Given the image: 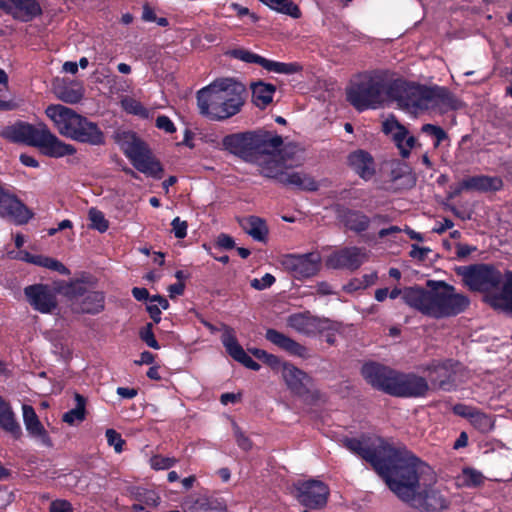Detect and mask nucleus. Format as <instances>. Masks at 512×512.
I'll use <instances>...</instances> for the list:
<instances>
[{"label": "nucleus", "instance_id": "obj_23", "mask_svg": "<svg viewBox=\"0 0 512 512\" xmlns=\"http://www.w3.org/2000/svg\"><path fill=\"white\" fill-rule=\"evenodd\" d=\"M0 8L23 22L31 21L42 12L36 0H0Z\"/></svg>", "mask_w": 512, "mask_h": 512}, {"label": "nucleus", "instance_id": "obj_19", "mask_svg": "<svg viewBox=\"0 0 512 512\" xmlns=\"http://www.w3.org/2000/svg\"><path fill=\"white\" fill-rule=\"evenodd\" d=\"M0 217L25 224L33 213L15 195L0 186Z\"/></svg>", "mask_w": 512, "mask_h": 512}, {"label": "nucleus", "instance_id": "obj_40", "mask_svg": "<svg viewBox=\"0 0 512 512\" xmlns=\"http://www.w3.org/2000/svg\"><path fill=\"white\" fill-rule=\"evenodd\" d=\"M344 222L350 230L362 232L368 228L370 219L361 212L350 211L345 215Z\"/></svg>", "mask_w": 512, "mask_h": 512}, {"label": "nucleus", "instance_id": "obj_2", "mask_svg": "<svg viewBox=\"0 0 512 512\" xmlns=\"http://www.w3.org/2000/svg\"><path fill=\"white\" fill-rule=\"evenodd\" d=\"M429 290L420 287H408L403 301L421 313L443 318L457 315L469 304L466 296L456 293L453 286L441 281H428Z\"/></svg>", "mask_w": 512, "mask_h": 512}, {"label": "nucleus", "instance_id": "obj_53", "mask_svg": "<svg viewBox=\"0 0 512 512\" xmlns=\"http://www.w3.org/2000/svg\"><path fill=\"white\" fill-rule=\"evenodd\" d=\"M155 125L158 129L163 130L166 133H174L176 131L174 123L165 115L158 116Z\"/></svg>", "mask_w": 512, "mask_h": 512}, {"label": "nucleus", "instance_id": "obj_38", "mask_svg": "<svg viewBox=\"0 0 512 512\" xmlns=\"http://www.w3.org/2000/svg\"><path fill=\"white\" fill-rule=\"evenodd\" d=\"M495 308L507 310L512 312V272L506 275L504 289L498 296L491 298Z\"/></svg>", "mask_w": 512, "mask_h": 512}, {"label": "nucleus", "instance_id": "obj_57", "mask_svg": "<svg viewBox=\"0 0 512 512\" xmlns=\"http://www.w3.org/2000/svg\"><path fill=\"white\" fill-rule=\"evenodd\" d=\"M217 244L221 248L232 249L235 245V242L232 237L226 234H220L217 238Z\"/></svg>", "mask_w": 512, "mask_h": 512}, {"label": "nucleus", "instance_id": "obj_16", "mask_svg": "<svg viewBox=\"0 0 512 512\" xmlns=\"http://www.w3.org/2000/svg\"><path fill=\"white\" fill-rule=\"evenodd\" d=\"M24 294L34 310L49 314L57 307V295L53 288L44 284L25 287Z\"/></svg>", "mask_w": 512, "mask_h": 512}, {"label": "nucleus", "instance_id": "obj_34", "mask_svg": "<svg viewBox=\"0 0 512 512\" xmlns=\"http://www.w3.org/2000/svg\"><path fill=\"white\" fill-rule=\"evenodd\" d=\"M243 230L256 241H265L268 228L265 222L256 216L244 218L240 222Z\"/></svg>", "mask_w": 512, "mask_h": 512}, {"label": "nucleus", "instance_id": "obj_32", "mask_svg": "<svg viewBox=\"0 0 512 512\" xmlns=\"http://www.w3.org/2000/svg\"><path fill=\"white\" fill-rule=\"evenodd\" d=\"M278 182L285 186L294 187L299 190L315 191L318 188V185L314 179L306 173L288 171L287 168L285 169L284 173H282Z\"/></svg>", "mask_w": 512, "mask_h": 512}, {"label": "nucleus", "instance_id": "obj_48", "mask_svg": "<svg viewBox=\"0 0 512 512\" xmlns=\"http://www.w3.org/2000/svg\"><path fill=\"white\" fill-rule=\"evenodd\" d=\"M464 483L469 486H477L483 482V475L472 468H466L463 470Z\"/></svg>", "mask_w": 512, "mask_h": 512}, {"label": "nucleus", "instance_id": "obj_28", "mask_svg": "<svg viewBox=\"0 0 512 512\" xmlns=\"http://www.w3.org/2000/svg\"><path fill=\"white\" fill-rule=\"evenodd\" d=\"M349 166L362 179L369 180L375 174V162L373 157L364 150L352 152L348 157Z\"/></svg>", "mask_w": 512, "mask_h": 512}, {"label": "nucleus", "instance_id": "obj_24", "mask_svg": "<svg viewBox=\"0 0 512 512\" xmlns=\"http://www.w3.org/2000/svg\"><path fill=\"white\" fill-rule=\"evenodd\" d=\"M221 341L227 353L234 360L240 362L245 367L251 370L258 371L260 369V365L257 362H255L238 343L235 337L234 330L232 328L228 326H223Z\"/></svg>", "mask_w": 512, "mask_h": 512}, {"label": "nucleus", "instance_id": "obj_29", "mask_svg": "<svg viewBox=\"0 0 512 512\" xmlns=\"http://www.w3.org/2000/svg\"><path fill=\"white\" fill-rule=\"evenodd\" d=\"M184 512H226L225 505L217 499L189 496L182 503Z\"/></svg>", "mask_w": 512, "mask_h": 512}, {"label": "nucleus", "instance_id": "obj_45", "mask_svg": "<svg viewBox=\"0 0 512 512\" xmlns=\"http://www.w3.org/2000/svg\"><path fill=\"white\" fill-rule=\"evenodd\" d=\"M122 106L130 114L139 115V116H147L146 109L142 106V104L133 99L126 97L122 100Z\"/></svg>", "mask_w": 512, "mask_h": 512}, {"label": "nucleus", "instance_id": "obj_17", "mask_svg": "<svg viewBox=\"0 0 512 512\" xmlns=\"http://www.w3.org/2000/svg\"><path fill=\"white\" fill-rule=\"evenodd\" d=\"M390 395L398 397H421L429 389L426 379L415 374L396 373L393 386L388 387Z\"/></svg>", "mask_w": 512, "mask_h": 512}, {"label": "nucleus", "instance_id": "obj_56", "mask_svg": "<svg viewBox=\"0 0 512 512\" xmlns=\"http://www.w3.org/2000/svg\"><path fill=\"white\" fill-rule=\"evenodd\" d=\"M147 311L150 317L154 320L155 323H159L161 320V308L150 298L149 303L147 305Z\"/></svg>", "mask_w": 512, "mask_h": 512}, {"label": "nucleus", "instance_id": "obj_61", "mask_svg": "<svg viewBox=\"0 0 512 512\" xmlns=\"http://www.w3.org/2000/svg\"><path fill=\"white\" fill-rule=\"evenodd\" d=\"M142 19L146 22H154L156 20L155 12L148 4L143 6Z\"/></svg>", "mask_w": 512, "mask_h": 512}, {"label": "nucleus", "instance_id": "obj_52", "mask_svg": "<svg viewBox=\"0 0 512 512\" xmlns=\"http://www.w3.org/2000/svg\"><path fill=\"white\" fill-rule=\"evenodd\" d=\"M172 232L175 237L178 239H183L187 235L188 224L186 221L181 220L179 217L173 219L172 223Z\"/></svg>", "mask_w": 512, "mask_h": 512}, {"label": "nucleus", "instance_id": "obj_6", "mask_svg": "<svg viewBox=\"0 0 512 512\" xmlns=\"http://www.w3.org/2000/svg\"><path fill=\"white\" fill-rule=\"evenodd\" d=\"M1 136L11 142L36 147L43 155L51 158H62L76 153V148L73 145L60 140L43 123L32 125L17 122L5 127Z\"/></svg>", "mask_w": 512, "mask_h": 512}, {"label": "nucleus", "instance_id": "obj_31", "mask_svg": "<svg viewBox=\"0 0 512 512\" xmlns=\"http://www.w3.org/2000/svg\"><path fill=\"white\" fill-rule=\"evenodd\" d=\"M281 372L286 385L291 391L297 394L304 392L307 383L310 381V377L305 372L289 363H283Z\"/></svg>", "mask_w": 512, "mask_h": 512}, {"label": "nucleus", "instance_id": "obj_20", "mask_svg": "<svg viewBox=\"0 0 512 512\" xmlns=\"http://www.w3.org/2000/svg\"><path fill=\"white\" fill-rule=\"evenodd\" d=\"M385 134L391 136L403 158L410 155L411 149L415 146L416 139L410 135L408 130L401 125L394 117L387 118L382 124Z\"/></svg>", "mask_w": 512, "mask_h": 512}, {"label": "nucleus", "instance_id": "obj_5", "mask_svg": "<svg viewBox=\"0 0 512 512\" xmlns=\"http://www.w3.org/2000/svg\"><path fill=\"white\" fill-rule=\"evenodd\" d=\"M343 445L352 453L370 462L376 472L383 478L387 486L401 466L402 459L407 458L410 451L404 447L396 448L384 439H377L371 446L365 440L347 438Z\"/></svg>", "mask_w": 512, "mask_h": 512}, {"label": "nucleus", "instance_id": "obj_26", "mask_svg": "<svg viewBox=\"0 0 512 512\" xmlns=\"http://www.w3.org/2000/svg\"><path fill=\"white\" fill-rule=\"evenodd\" d=\"M23 411V422L28 434L39 441L41 444L45 446H51V439L47 434V431L39 421V418L34 410V408L30 405L24 404L22 406Z\"/></svg>", "mask_w": 512, "mask_h": 512}, {"label": "nucleus", "instance_id": "obj_50", "mask_svg": "<svg viewBox=\"0 0 512 512\" xmlns=\"http://www.w3.org/2000/svg\"><path fill=\"white\" fill-rule=\"evenodd\" d=\"M422 131L426 134L433 136L436 139V145L447 138L446 132L439 126L433 124H425Z\"/></svg>", "mask_w": 512, "mask_h": 512}, {"label": "nucleus", "instance_id": "obj_44", "mask_svg": "<svg viewBox=\"0 0 512 512\" xmlns=\"http://www.w3.org/2000/svg\"><path fill=\"white\" fill-rule=\"evenodd\" d=\"M88 218L90 221V227L104 233L109 227V223L106 220L104 214L97 208H90L88 211Z\"/></svg>", "mask_w": 512, "mask_h": 512}, {"label": "nucleus", "instance_id": "obj_62", "mask_svg": "<svg viewBox=\"0 0 512 512\" xmlns=\"http://www.w3.org/2000/svg\"><path fill=\"white\" fill-rule=\"evenodd\" d=\"M316 290L320 295H330L334 293L332 286L327 282L317 283Z\"/></svg>", "mask_w": 512, "mask_h": 512}, {"label": "nucleus", "instance_id": "obj_64", "mask_svg": "<svg viewBox=\"0 0 512 512\" xmlns=\"http://www.w3.org/2000/svg\"><path fill=\"white\" fill-rule=\"evenodd\" d=\"M117 394L125 399H132L137 395V391L132 388L118 387Z\"/></svg>", "mask_w": 512, "mask_h": 512}, {"label": "nucleus", "instance_id": "obj_9", "mask_svg": "<svg viewBox=\"0 0 512 512\" xmlns=\"http://www.w3.org/2000/svg\"><path fill=\"white\" fill-rule=\"evenodd\" d=\"M399 107L409 112L438 109L444 111L452 106L450 92L440 86H424L402 80Z\"/></svg>", "mask_w": 512, "mask_h": 512}, {"label": "nucleus", "instance_id": "obj_10", "mask_svg": "<svg viewBox=\"0 0 512 512\" xmlns=\"http://www.w3.org/2000/svg\"><path fill=\"white\" fill-rule=\"evenodd\" d=\"M116 142L139 172L152 177H160L161 165L153 158L147 145L135 133L119 132L116 135Z\"/></svg>", "mask_w": 512, "mask_h": 512}, {"label": "nucleus", "instance_id": "obj_3", "mask_svg": "<svg viewBox=\"0 0 512 512\" xmlns=\"http://www.w3.org/2000/svg\"><path fill=\"white\" fill-rule=\"evenodd\" d=\"M402 79L388 71H374L361 76L347 88V100L358 111L377 109L394 102L399 107Z\"/></svg>", "mask_w": 512, "mask_h": 512}, {"label": "nucleus", "instance_id": "obj_11", "mask_svg": "<svg viewBox=\"0 0 512 512\" xmlns=\"http://www.w3.org/2000/svg\"><path fill=\"white\" fill-rule=\"evenodd\" d=\"M504 275L495 268L480 264L464 268L462 272L463 280L465 284L474 291H481L486 293V301L495 307L491 301V298L498 296L504 289V283L506 275Z\"/></svg>", "mask_w": 512, "mask_h": 512}, {"label": "nucleus", "instance_id": "obj_59", "mask_svg": "<svg viewBox=\"0 0 512 512\" xmlns=\"http://www.w3.org/2000/svg\"><path fill=\"white\" fill-rule=\"evenodd\" d=\"M263 361L273 369H282L283 363H281L279 358L275 355L267 353Z\"/></svg>", "mask_w": 512, "mask_h": 512}, {"label": "nucleus", "instance_id": "obj_35", "mask_svg": "<svg viewBox=\"0 0 512 512\" xmlns=\"http://www.w3.org/2000/svg\"><path fill=\"white\" fill-rule=\"evenodd\" d=\"M252 99L259 108H265L273 101L276 88L273 84L258 82L252 85Z\"/></svg>", "mask_w": 512, "mask_h": 512}, {"label": "nucleus", "instance_id": "obj_41", "mask_svg": "<svg viewBox=\"0 0 512 512\" xmlns=\"http://www.w3.org/2000/svg\"><path fill=\"white\" fill-rule=\"evenodd\" d=\"M32 264L58 272L61 275L70 274L69 269L63 263L52 257L39 255V257L32 259Z\"/></svg>", "mask_w": 512, "mask_h": 512}, {"label": "nucleus", "instance_id": "obj_27", "mask_svg": "<svg viewBox=\"0 0 512 512\" xmlns=\"http://www.w3.org/2000/svg\"><path fill=\"white\" fill-rule=\"evenodd\" d=\"M503 182L501 178L497 176H473L464 179L456 190V193H461L462 191H480V192H489V191H497L501 189Z\"/></svg>", "mask_w": 512, "mask_h": 512}, {"label": "nucleus", "instance_id": "obj_39", "mask_svg": "<svg viewBox=\"0 0 512 512\" xmlns=\"http://www.w3.org/2000/svg\"><path fill=\"white\" fill-rule=\"evenodd\" d=\"M270 8L287 14L293 18H299L301 12L299 7L291 0H260Z\"/></svg>", "mask_w": 512, "mask_h": 512}, {"label": "nucleus", "instance_id": "obj_60", "mask_svg": "<svg viewBox=\"0 0 512 512\" xmlns=\"http://www.w3.org/2000/svg\"><path fill=\"white\" fill-rule=\"evenodd\" d=\"M476 248L466 244L457 245V256L460 258L467 257L471 252L475 251Z\"/></svg>", "mask_w": 512, "mask_h": 512}, {"label": "nucleus", "instance_id": "obj_7", "mask_svg": "<svg viewBox=\"0 0 512 512\" xmlns=\"http://www.w3.org/2000/svg\"><path fill=\"white\" fill-rule=\"evenodd\" d=\"M45 113L60 135L90 145L104 143V134L98 125L73 109L61 104H52L46 108Z\"/></svg>", "mask_w": 512, "mask_h": 512}, {"label": "nucleus", "instance_id": "obj_21", "mask_svg": "<svg viewBox=\"0 0 512 512\" xmlns=\"http://www.w3.org/2000/svg\"><path fill=\"white\" fill-rule=\"evenodd\" d=\"M396 371L377 363L365 364L362 368V375L373 387L390 394L388 387L393 386Z\"/></svg>", "mask_w": 512, "mask_h": 512}, {"label": "nucleus", "instance_id": "obj_58", "mask_svg": "<svg viewBox=\"0 0 512 512\" xmlns=\"http://www.w3.org/2000/svg\"><path fill=\"white\" fill-rule=\"evenodd\" d=\"M19 160L24 166L27 167L38 168L40 166L39 162L28 154H21L19 156Z\"/></svg>", "mask_w": 512, "mask_h": 512}, {"label": "nucleus", "instance_id": "obj_12", "mask_svg": "<svg viewBox=\"0 0 512 512\" xmlns=\"http://www.w3.org/2000/svg\"><path fill=\"white\" fill-rule=\"evenodd\" d=\"M321 255L317 252L288 254L282 257L281 265L296 279L315 276L321 267Z\"/></svg>", "mask_w": 512, "mask_h": 512}, {"label": "nucleus", "instance_id": "obj_4", "mask_svg": "<svg viewBox=\"0 0 512 512\" xmlns=\"http://www.w3.org/2000/svg\"><path fill=\"white\" fill-rule=\"evenodd\" d=\"M245 87L232 78L218 79L197 92L199 113L213 121L226 120L240 112Z\"/></svg>", "mask_w": 512, "mask_h": 512}, {"label": "nucleus", "instance_id": "obj_8", "mask_svg": "<svg viewBox=\"0 0 512 512\" xmlns=\"http://www.w3.org/2000/svg\"><path fill=\"white\" fill-rule=\"evenodd\" d=\"M282 144L281 136L263 130L230 134L222 140L225 150L254 164L263 153L278 151Z\"/></svg>", "mask_w": 512, "mask_h": 512}, {"label": "nucleus", "instance_id": "obj_13", "mask_svg": "<svg viewBox=\"0 0 512 512\" xmlns=\"http://www.w3.org/2000/svg\"><path fill=\"white\" fill-rule=\"evenodd\" d=\"M287 325L304 335H315L324 331H337L339 329L338 323L328 318L313 316L309 312L290 315L287 318Z\"/></svg>", "mask_w": 512, "mask_h": 512}, {"label": "nucleus", "instance_id": "obj_63", "mask_svg": "<svg viewBox=\"0 0 512 512\" xmlns=\"http://www.w3.org/2000/svg\"><path fill=\"white\" fill-rule=\"evenodd\" d=\"M427 371L432 372H439L441 376H446L448 369L445 364L441 363H435L433 362L430 366L426 368Z\"/></svg>", "mask_w": 512, "mask_h": 512}, {"label": "nucleus", "instance_id": "obj_15", "mask_svg": "<svg viewBox=\"0 0 512 512\" xmlns=\"http://www.w3.org/2000/svg\"><path fill=\"white\" fill-rule=\"evenodd\" d=\"M298 501L306 507L318 508L326 504L329 489L319 480L298 482L295 485Z\"/></svg>", "mask_w": 512, "mask_h": 512}, {"label": "nucleus", "instance_id": "obj_18", "mask_svg": "<svg viewBox=\"0 0 512 512\" xmlns=\"http://www.w3.org/2000/svg\"><path fill=\"white\" fill-rule=\"evenodd\" d=\"M368 259L363 248L346 247L332 253L326 260V266L332 269H358Z\"/></svg>", "mask_w": 512, "mask_h": 512}, {"label": "nucleus", "instance_id": "obj_25", "mask_svg": "<svg viewBox=\"0 0 512 512\" xmlns=\"http://www.w3.org/2000/svg\"><path fill=\"white\" fill-rule=\"evenodd\" d=\"M278 151H268L263 153L255 164L259 167L260 173L268 178L279 181L282 173H284L287 165L284 157Z\"/></svg>", "mask_w": 512, "mask_h": 512}, {"label": "nucleus", "instance_id": "obj_47", "mask_svg": "<svg viewBox=\"0 0 512 512\" xmlns=\"http://www.w3.org/2000/svg\"><path fill=\"white\" fill-rule=\"evenodd\" d=\"M176 463L175 458L164 457V456H153L150 459V465L155 470H165L171 468Z\"/></svg>", "mask_w": 512, "mask_h": 512}, {"label": "nucleus", "instance_id": "obj_46", "mask_svg": "<svg viewBox=\"0 0 512 512\" xmlns=\"http://www.w3.org/2000/svg\"><path fill=\"white\" fill-rule=\"evenodd\" d=\"M139 335H140L141 340L144 341L150 348H153L156 350L160 349V345L154 337L153 325L151 323H147L140 330Z\"/></svg>", "mask_w": 512, "mask_h": 512}, {"label": "nucleus", "instance_id": "obj_14", "mask_svg": "<svg viewBox=\"0 0 512 512\" xmlns=\"http://www.w3.org/2000/svg\"><path fill=\"white\" fill-rule=\"evenodd\" d=\"M229 55L246 63L258 64L265 70L277 74L292 75L301 70V66L298 63H284L269 60L246 49H233L229 51Z\"/></svg>", "mask_w": 512, "mask_h": 512}, {"label": "nucleus", "instance_id": "obj_55", "mask_svg": "<svg viewBox=\"0 0 512 512\" xmlns=\"http://www.w3.org/2000/svg\"><path fill=\"white\" fill-rule=\"evenodd\" d=\"M234 435L236 438V442L241 449H243L245 451H248L251 449V447H252L251 441L249 440V438L247 436L244 435V433L236 425H234Z\"/></svg>", "mask_w": 512, "mask_h": 512}, {"label": "nucleus", "instance_id": "obj_30", "mask_svg": "<svg viewBox=\"0 0 512 512\" xmlns=\"http://www.w3.org/2000/svg\"><path fill=\"white\" fill-rule=\"evenodd\" d=\"M266 339L292 355L302 358L308 356V350L306 347L275 329H268L266 331Z\"/></svg>", "mask_w": 512, "mask_h": 512}, {"label": "nucleus", "instance_id": "obj_51", "mask_svg": "<svg viewBox=\"0 0 512 512\" xmlns=\"http://www.w3.org/2000/svg\"><path fill=\"white\" fill-rule=\"evenodd\" d=\"M275 282V277L272 274L266 273L261 278H254L251 280L250 285L256 290H264L272 286Z\"/></svg>", "mask_w": 512, "mask_h": 512}, {"label": "nucleus", "instance_id": "obj_49", "mask_svg": "<svg viewBox=\"0 0 512 512\" xmlns=\"http://www.w3.org/2000/svg\"><path fill=\"white\" fill-rule=\"evenodd\" d=\"M106 438L108 444L114 447L116 453H121L123 451V445L125 444V441L122 439L118 432H116L114 429H108L106 431Z\"/></svg>", "mask_w": 512, "mask_h": 512}, {"label": "nucleus", "instance_id": "obj_33", "mask_svg": "<svg viewBox=\"0 0 512 512\" xmlns=\"http://www.w3.org/2000/svg\"><path fill=\"white\" fill-rule=\"evenodd\" d=\"M0 427L14 438L22 435V430L8 402L0 396Z\"/></svg>", "mask_w": 512, "mask_h": 512}, {"label": "nucleus", "instance_id": "obj_36", "mask_svg": "<svg viewBox=\"0 0 512 512\" xmlns=\"http://www.w3.org/2000/svg\"><path fill=\"white\" fill-rule=\"evenodd\" d=\"M75 407L63 414V422L73 426L86 418V398L79 393L74 394Z\"/></svg>", "mask_w": 512, "mask_h": 512}, {"label": "nucleus", "instance_id": "obj_22", "mask_svg": "<svg viewBox=\"0 0 512 512\" xmlns=\"http://www.w3.org/2000/svg\"><path fill=\"white\" fill-rule=\"evenodd\" d=\"M396 371L377 363L365 364L362 368V375L373 387L390 394L388 387L393 386Z\"/></svg>", "mask_w": 512, "mask_h": 512}, {"label": "nucleus", "instance_id": "obj_43", "mask_svg": "<svg viewBox=\"0 0 512 512\" xmlns=\"http://www.w3.org/2000/svg\"><path fill=\"white\" fill-rule=\"evenodd\" d=\"M469 421L474 427L482 432H488L493 427L491 418L478 410L469 413Z\"/></svg>", "mask_w": 512, "mask_h": 512}, {"label": "nucleus", "instance_id": "obj_54", "mask_svg": "<svg viewBox=\"0 0 512 512\" xmlns=\"http://www.w3.org/2000/svg\"><path fill=\"white\" fill-rule=\"evenodd\" d=\"M73 508L70 502L63 499H57L51 502L49 512H72Z\"/></svg>", "mask_w": 512, "mask_h": 512}, {"label": "nucleus", "instance_id": "obj_37", "mask_svg": "<svg viewBox=\"0 0 512 512\" xmlns=\"http://www.w3.org/2000/svg\"><path fill=\"white\" fill-rule=\"evenodd\" d=\"M104 308V295L101 292H87L81 301V310L84 313L96 314Z\"/></svg>", "mask_w": 512, "mask_h": 512}, {"label": "nucleus", "instance_id": "obj_42", "mask_svg": "<svg viewBox=\"0 0 512 512\" xmlns=\"http://www.w3.org/2000/svg\"><path fill=\"white\" fill-rule=\"evenodd\" d=\"M57 97L63 102L69 104L78 103L83 97V89L81 87L71 88V87H58L56 89Z\"/></svg>", "mask_w": 512, "mask_h": 512}, {"label": "nucleus", "instance_id": "obj_1", "mask_svg": "<svg viewBox=\"0 0 512 512\" xmlns=\"http://www.w3.org/2000/svg\"><path fill=\"white\" fill-rule=\"evenodd\" d=\"M402 465L391 479L389 489L403 502L426 511L440 512L450 504V493L446 488H427L426 476L430 467L411 452L402 459Z\"/></svg>", "mask_w": 512, "mask_h": 512}]
</instances>
